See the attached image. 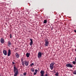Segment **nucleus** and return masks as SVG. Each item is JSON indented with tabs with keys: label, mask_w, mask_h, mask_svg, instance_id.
Here are the masks:
<instances>
[{
	"label": "nucleus",
	"mask_w": 76,
	"mask_h": 76,
	"mask_svg": "<svg viewBox=\"0 0 76 76\" xmlns=\"http://www.w3.org/2000/svg\"><path fill=\"white\" fill-rule=\"evenodd\" d=\"M13 72L14 73V76H17L18 73H19V72H18V69L15 67V66H14Z\"/></svg>",
	"instance_id": "1"
},
{
	"label": "nucleus",
	"mask_w": 76,
	"mask_h": 76,
	"mask_svg": "<svg viewBox=\"0 0 76 76\" xmlns=\"http://www.w3.org/2000/svg\"><path fill=\"white\" fill-rule=\"evenodd\" d=\"M54 64H55V63L54 62L51 63L50 64V69L51 70H53V66H54Z\"/></svg>",
	"instance_id": "2"
},
{
	"label": "nucleus",
	"mask_w": 76,
	"mask_h": 76,
	"mask_svg": "<svg viewBox=\"0 0 76 76\" xmlns=\"http://www.w3.org/2000/svg\"><path fill=\"white\" fill-rule=\"evenodd\" d=\"M40 73L41 74L40 76H48V74L47 73L44 76L45 72L44 70H41Z\"/></svg>",
	"instance_id": "3"
},
{
	"label": "nucleus",
	"mask_w": 76,
	"mask_h": 76,
	"mask_svg": "<svg viewBox=\"0 0 76 76\" xmlns=\"http://www.w3.org/2000/svg\"><path fill=\"white\" fill-rule=\"evenodd\" d=\"M45 47H47L48 46V44H49V42H48V40L45 39Z\"/></svg>",
	"instance_id": "4"
},
{
	"label": "nucleus",
	"mask_w": 76,
	"mask_h": 76,
	"mask_svg": "<svg viewBox=\"0 0 76 76\" xmlns=\"http://www.w3.org/2000/svg\"><path fill=\"white\" fill-rule=\"evenodd\" d=\"M42 53H41L40 52H39L37 55L38 58H40L41 57V56H42Z\"/></svg>",
	"instance_id": "5"
},
{
	"label": "nucleus",
	"mask_w": 76,
	"mask_h": 76,
	"mask_svg": "<svg viewBox=\"0 0 76 76\" xmlns=\"http://www.w3.org/2000/svg\"><path fill=\"white\" fill-rule=\"evenodd\" d=\"M67 67H70L71 68H73V66L72 65V64H68L66 65Z\"/></svg>",
	"instance_id": "6"
},
{
	"label": "nucleus",
	"mask_w": 76,
	"mask_h": 76,
	"mask_svg": "<svg viewBox=\"0 0 76 76\" xmlns=\"http://www.w3.org/2000/svg\"><path fill=\"white\" fill-rule=\"evenodd\" d=\"M25 64L26 66H28L29 65V61H24V64Z\"/></svg>",
	"instance_id": "7"
},
{
	"label": "nucleus",
	"mask_w": 76,
	"mask_h": 76,
	"mask_svg": "<svg viewBox=\"0 0 76 76\" xmlns=\"http://www.w3.org/2000/svg\"><path fill=\"white\" fill-rule=\"evenodd\" d=\"M3 53L5 56H7V51H6V50H4L3 51Z\"/></svg>",
	"instance_id": "8"
},
{
	"label": "nucleus",
	"mask_w": 76,
	"mask_h": 76,
	"mask_svg": "<svg viewBox=\"0 0 76 76\" xmlns=\"http://www.w3.org/2000/svg\"><path fill=\"white\" fill-rule=\"evenodd\" d=\"M30 40L31 41L30 43V45L31 46H32V45L33 44V41H32V39H30Z\"/></svg>",
	"instance_id": "9"
},
{
	"label": "nucleus",
	"mask_w": 76,
	"mask_h": 76,
	"mask_svg": "<svg viewBox=\"0 0 76 76\" xmlns=\"http://www.w3.org/2000/svg\"><path fill=\"white\" fill-rule=\"evenodd\" d=\"M0 42L1 43H2V44H3V43H4V39H3V38H1Z\"/></svg>",
	"instance_id": "10"
},
{
	"label": "nucleus",
	"mask_w": 76,
	"mask_h": 76,
	"mask_svg": "<svg viewBox=\"0 0 76 76\" xmlns=\"http://www.w3.org/2000/svg\"><path fill=\"white\" fill-rule=\"evenodd\" d=\"M7 54L8 56H10V54H11V51H10V50L9 49L8 50Z\"/></svg>",
	"instance_id": "11"
},
{
	"label": "nucleus",
	"mask_w": 76,
	"mask_h": 76,
	"mask_svg": "<svg viewBox=\"0 0 76 76\" xmlns=\"http://www.w3.org/2000/svg\"><path fill=\"white\" fill-rule=\"evenodd\" d=\"M7 54L8 56H10V54H11V51H10V50L9 49L8 50Z\"/></svg>",
	"instance_id": "12"
},
{
	"label": "nucleus",
	"mask_w": 76,
	"mask_h": 76,
	"mask_svg": "<svg viewBox=\"0 0 76 76\" xmlns=\"http://www.w3.org/2000/svg\"><path fill=\"white\" fill-rule=\"evenodd\" d=\"M21 62H22L21 64L22 66H24L25 64H24V61L23 60V58H22L21 59Z\"/></svg>",
	"instance_id": "13"
},
{
	"label": "nucleus",
	"mask_w": 76,
	"mask_h": 76,
	"mask_svg": "<svg viewBox=\"0 0 76 76\" xmlns=\"http://www.w3.org/2000/svg\"><path fill=\"white\" fill-rule=\"evenodd\" d=\"M26 56L27 57V58H28L29 57V55H30V53H27L26 54Z\"/></svg>",
	"instance_id": "14"
},
{
	"label": "nucleus",
	"mask_w": 76,
	"mask_h": 76,
	"mask_svg": "<svg viewBox=\"0 0 76 76\" xmlns=\"http://www.w3.org/2000/svg\"><path fill=\"white\" fill-rule=\"evenodd\" d=\"M15 54L16 57H17V58H19V55L17 53H16Z\"/></svg>",
	"instance_id": "15"
},
{
	"label": "nucleus",
	"mask_w": 76,
	"mask_h": 76,
	"mask_svg": "<svg viewBox=\"0 0 76 76\" xmlns=\"http://www.w3.org/2000/svg\"><path fill=\"white\" fill-rule=\"evenodd\" d=\"M8 46H10V45H12V43L10 42H8Z\"/></svg>",
	"instance_id": "16"
},
{
	"label": "nucleus",
	"mask_w": 76,
	"mask_h": 76,
	"mask_svg": "<svg viewBox=\"0 0 76 76\" xmlns=\"http://www.w3.org/2000/svg\"><path fill=\"white\" fill-rule=\"evenodd\" d=\"M73 74L74 75H76V70H74V72H73Z\"/></svg>",
	"instance_id": "17"
},
{
	"label": "nucleus",
	"mask_w": 76,
	"mask_h": 76,
	"mask_svg": "<svg viewBox=\"0 0 76 76\" xmlns=\"http://www.w3.org/2000/svg\"><path fill=\"white\" fill-rule=\"evenodd\" d=\"M31 70L32 72H34V71H35V70H34V68H31Z\"/></svg>",
	"instance_id": "18"
},
{
	"label": "nucleus",
	"mask_w": 76,
	"mask_h": 76,
	"mask_svg": "<svg viewBox=\"0 0 76 76\" xmlns=\"http://www.w3.org/2000/svg\"><path fill=\"white\" fill-rule=\"evenodd\" d=\"M55 75L56 76H58V72H56V73Z\"/></svg>",
	"instance_id": "19"
},
{
	"label": "nucleus",
	"mask_w": 76,
	"mask_h": 76,
	"mask_svg": "<svg viewBox=\"0 0 76 76\" xmlns=\"http://www.w3.org/2000/svg\"><path fill=\"white\" fill-rule=\"evenodd\" d=\"M47 20H44V22H43L44 23H47Z\"/></svg>",
	"instance_id": "20"
},
{
	"label": "nucleus",
	"mask_w": 76,
	"mask_h": 76,
	"mask_svg": "<svg viewBox=\"0 0 76 76\" xmlns=\"http://www.w3.org/2000/svg\"><path fill=\"white\" fill-rule=\"evenodd\" d=\"M34 63H32L30 65V66H31V67H32V66H34Z\"/></svg>",
	"instance_id": "21"
},
{
	"label": "nucleus",
	"mask_w": 76,
	"mask_h": 76,
	"mask_svg": "<svg viewBox=\"0 0 76 76\" xmlns=\"http://www.w3.org/2000/svg\"><path fill=\"white\" fill-rule=\"evenodd\" d=\"M72 63L73 64H76V62H75V61H73L72 62Z\"/></svg>",
	"instance_id": "22"
},
{
	"label": "nucleus",
	"mask_w": 76,
	"mask_h": 76,
	"mask_svg": "<svg viewBox=\"0 0 76 76\" xmlns=\"http://www.w3.org/2000/svg\"><path fill=\"white\" fill-rule=\"evenodd\" d=\"M37 72H38V70H37V69H35V72L37 73Z\"/></svg>",
	"instance_id": "23"
},
{
	"label": "nucleus",
	"mask_w": 76,
	"mask_h": 76,
	"mask_svg": "<svg viewBox=\"0 0 76 76\" xmlns=\"http://www.w3.org/2000/svg\"><path fill=\"white\" fill-rule=\"evenodd\" d=\"M37 72H34V75H37Z\"/></svg>",
	"instance_id": "24"
},
{
	"label": "nucleus",
	"mask_w": 76,
	"mask_h": 76,
	"mask_svg": "<svg viewBox=\"0 0 76 76\" xmlns=\"http://www.w3.org/2000/svg\"><path fill=\"white\" fill-rule=\"evenodd\" d=\"M23 75H24V76H26V73H24Z\"/></svg>",
	"instance_id": "25"
},
{
	"label": "nucleus",
	"mask_w": 76,
	"mask_h": 76,
	"mask_svg": "<svg viewBox=\"0 0 76 76\" xmlns=\"http://www.w3.org/2000/svg\"><path fill=\"white\" fill-rule=\"evenodd\" d=\"M10 38H12V34H10Z\"/></svg>",
	"instance_id": "26"
},
{
	"label": "nucleus",
	"mask_w": 76,
	"mask_h": 76,
	"mask_svg": "<svg viewBox=\"0 0 76 76\" xmlns=\"http://www.w3.org/2000/svg\"><path fill=\"white\" fill-rule=\"evenodd\" d=\"M18 49V48H16L15 49V50H17Z\"/></svg>",
	"instance_id": "27"
},
{
	"label": "nucleus",
	"mask_w": 76,
	"mask_h": 76,
	"mask_svg": "<svg viewBox=\"0 0 76 76\" xmlns=\"http://www.w3.org/2000/svg\"><path fill=\"white\" fill-rule=\"evenodd\" d=\"M15 62H12V64H15Z\"/></svg>",
	"instance_id": "28"
},
{
	"label": "nucleus",
	"mask_w": 76,
	"mask_h": 76,
	"mask_svg": "<svg viewBox=\"0 0 76 76\" xmlns=\"http://www.w3.org/2000/svg\"><path fill=\"white\" fill-rule=\"evenodd\" d=\"M53 27H52L51 28V30H53Z\"/></svg>",
	"instance_id": "29"
},
{
	"label": "nucleus",
	"mask_w": 76,
	"mask_h": 76,
	"mask_svg": "<svg viewBox=\"0 0 76 76\" xmlns=\"http://www.w3.org/2000/svg\"><path fill=\"white\" fill-rule=\"evenodd\" d=\"M74 31L75 32H76V30H74Z\"/></svg>",
	"instance_id": "30"
},
{
	"label": "nucleus",
	"mask_w": 76,
	"mask_h": 76,
	"mask_svg": "<svg viewBox=\"0 0 76 76\" xmlns=\"http://www.w3.org/2000/svg\"><path fill=\"white\" fill-rule=\"evenodd\" d=\"M20 76H22V74H20Z\"/></svg>",
	"instance_id": "31"
},
{
	"label": "nucleus",
	"mask_w": 76,
	"mask_h": 76,
	"mask_svg": "<svg viewBox=\"0 0 76 76\" xmlns=\"http://www.w3.org/2000/svg\"><path fill=\"white\" fill-rule=\"evenodd\" d=\"M75 51H76V48L75 49Z\"/></svg>",
	"instance_id": "32"
},
{
	"label": "nucleus",
	"mask_w": 76,
	"mask_h": 76,
	"mask_svg": "<svg viewBox=\"0 0 76 76\" xmlns=\"http://www.w3.org/2000/svg\"><path fill=\"white\" fill-rule=\"evenodd\" d=\"M29 76H32L31 75H29Z\"/></svg>",
	"instance_id": "33"
},
{
	"label": "nucleus",
	"mask_w": 76,
	"mask_h": 76,
	"mask_svg": "<svg viewBox=\"0 0 76 76\" xmlns=\"http://www.w3.org/2000/svg\"><path fill=\"white\" fill-rule=\"evenodd\" d=\"M53 70L54 71V69Z\"/></svg>",
	"instance_id": "34"
}]
</instances>
